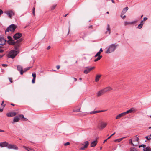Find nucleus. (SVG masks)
I'll list each match as a JSON object with an SVG mask.
<instances>
[{
  "label": "nucleus",
  "instance_id": "6ab92c4d",
  "mask_svg": "<svg viewBox=\"0 0 151 151\" xmlns=\"http://www.w3.org/2000/svg\"><path fill=\"white\" fill-rule=\"evenodd\" d=\"M20 119L19 118L18 116H15L13 119V121L12 123L13 124L14 122H17L19 121Z\"/></svg>",
  "mask_w": 151,
  "mask_h": 151
},
{
  "label": "nucleus",
  "instance_id": "2f4dec72",
  "mask_svg": "<svg viewBox=\"0 0 151 151\" xmlns=\"http://www.w3.org/2000/svg\"><path fill=\"white\" fill-rule=\"evenodd\" d=\"M130 151H137L135 148L132 147L130 148Z\"/></svg>",
  "mask_w": 151,
  "mask_h": 151
},
{
  "label": "nucleus",
  "instance_id": "4be33fe9",
  "mask_svg": "<svg viewBox=\"0 0 151 151\" xmlns=\"http://www.w3.org/2000/svg\"><path fill=\"white\" fill-rule=\"evenodd\" d=\"M128 7H126L123 9V10L121 14L123 15L128 10Z\"/></svg>",
  "mask_w": 151,
  "mask_h": 151
},
{
  "label": "nucleus",
  "instance_id": "338daca9",
  "mask_svg": "<svg viewBox=\"0 0 151 151\" xmlns=\"http://www.w3.org/2000/svg\"><path fill=\"white\" fill-rule=\"evenodd\" d=\"M73 78L74 79V80L75 81H76L77 80V79L76 78Z\"/></svg>",
  "mask_w": 151,
  "mask_h": 151
},
{
  "label": "nucleus",
  "instance_id": "2eb2a0df",
  "mask_svg": "<svg viewBox=\"0 0 151 151\" xmlns=\"http://www.w3.org/2000/svg\"><path fill=\"white\" fill-rule=\"evenodd\" d=\"M85 145L83 147H81L80 148V149L81 150H84L85 148L87 147L88 145L89 142L88 141H86L84 142Z\"/></svg>",
  "mask_w": 151,
  "mask_h": 151
},
{
  "label": "nucleus",
  "instance_id": "f257e3e1",
  "mask_svg": "<svg viewBox=\"0 0 151 151\" xmlns=\"http://www.w3.org/2000/svg\"><path fill=\"white\" fill-rule=\"evenodd\" d=\"M119 46L118 44H112L110 45L106 52V53H110L114 52L115 50L116 47Z\"/></svg>",
  "mask_w": 151,
  "mask_h": 151
},
{
  "label": "nucleus",
  "instance_id": "f704fd0d",
  "mask_svg": "<svg viewBox=\"0 0 151 151\" xmlns=\"http://www.w3.org/2000/svg\"><path fill=\"white\" fill-rule=\"evenodd\" d=\"M100 52H98L96 54V55H95V57H97V56H100Z\"/></svg>",
  "mask_w": 151,
  "mask_h": 151
},
{
  "label": "nucleus",
  "instance_id": "79ce46f5",
  "mask_svg": "<svg viewBox=\"0 0 151 151\" xmlns=\"http://www.w3.org/2000/svg\"><path fill=\"white\" fill-rule=\"evenodd\" d=\"M19 117L21 119L24 118V115H23L21 114H20L19 115Z\"/></svg>",
  "mask_w": 151,
  "mask_h": 151
},
{
  "label": "nucleus",
  "instance_id": "20e7f679",
  "mask_svg": "<svg viewBox=\"0 0 151 151\" xmlns=\"http://www.w3.org/2000/svg\"><path fill=\"white\" fill-rule=\"evenodd\" d=\"M23 39L22 38L19 39V40H17L16 41L15 45L14 46V50H17L19 49V48L20 45V43L23 41Z\"/></svg>",
  "mask_w": 151,
  "mask_h": 151
},
{
  "label": "nucleus",
  "instance_id": "e433bc0d",
  "mask_svg": "<svg viewBox=\"0 0 151 151\" xmlns=\"http://www.w3.org/2000/svg\"><path fill=\"white\" fill-rule=\"evenodd\" d=\"M139 138L138 137H136V139H135V140H133V142H134L135 141H136L137 142H138V141H139Z\"/></svg>",
  "mask_w": 151,
  "mask_h": 151
},
{
  "label": "nucleus",
  "instance_id": "9d476101",
  "mask_svg": "<svg viewBox=\"0 0 151 151\" xmlns=\"http://www.w3.org/2000/svg\"><path fill=\"white\" fill-rule=\"evenodd\" d=\"M4 13L6 14L10 18H11L12 17V16L14 14V13L12 10L7 11L6 12H4Z\"/></svg>",
  "mask_w": 151,
  "mask_h": 151
},
{
  "label": "nucleus",
  "instance_id": "393cba45",
  "mask_svg": "<svg viewBox=\"0 0 151 151\" xmlns=\"http://www.w3.org/2000/svg\"><path fill=\"white\" fill-rule=\"evenodd\" d=\"M31 68V67H28L25 68L23 70V73L25 72H26L27 71V70H29Z\"/></svg>",
  "mask_w": 151,
  "mask_h": 151
},
{
  "label": "nucleus",
  "instance_id": "72a5a7b5",
  "mask_svg": "<svg viewBox=\"0 0 151 151\" xmlns=\"http://www.w3.org/2000/svg\"><path fill=\"white\" fill-rule=\"evenodd\" d=\"M32 76L33 77V78H35L36 77V74L35 73H32Z\"/></svg>",
  "mask_w": 151,
  "mask_h": 151
},
{
  "label": "nucleus",
  "instance_id": "5701e85b",
  "mask_svg": "<svg viewBox=\"0 0 151 151\" xmlns=\"http://www.w3.org/2000/svg\"><path fill=\"white\" fill-rule=\"evenodd\" d=\"M101 76V75H96L95 78V81L97 82L99 80L100 77Z\"/></svg>",
  "mask_w": 151,
  "mask_h": 151
},
{
  "label": "nucleus",
  "instance_id": "7ed1b4c3",
  "mask_svg": "<svg viewBox=\"0 0 151 151\" xmlns=\"http://www.w3.org/2000/svg\"><path fill=\"white\" fill-rule=\"evenodd\" d=\"M17 26L14 24H12L7 28L5 31V32L6 33V32H9V31L14 32Z\"/></svg>",
  "mask_w": 151,
  "mask_h": 151
},
{
  "label": "nucleus",
  "instance_id": "37998d69",
  "mask_svg": "<svg viewBox=\"0 0 151 151\" xmlns=\"http://www.w3.org/2000/svg\"><path fill=\"white\" fill-rule=\"evenodd\" d=\"M70 144V143L69 142H68L65 143L64 144V145L65 146H67V145H69Z\"/></svg>",
  "mask_w": 151,
  "mask_h": 151
},
{
  "label": "nucleus",
  "instance_id": "a19ab883",
  "mask_svg": "<svg viewBox=\"0 0 151 151\" xmlns=\"http://www.w3.org/2000/svg\"><path fill=\"white\" fill-rule=\"evenodd\" d=\"M129 143L132 145L133 146H135V145L132 142V139L129 140Z\"/></svg>",
  "mask_w": 151,
  "mask_h": 151
},
{
  "label": "nucleus",
  "instance_id": "7c9ffc66",
  "mask_svg": "<svg viewBox=\"0 0 151 151\" xmlns=\"http://www.w3.org/2000/svg\"><path fill=\"white\" fill-rule=\"evenodd\" d=\"M73 111L74 112H80V109H73Z\"/></svg>",
  "mask_w": 151,
  "mask_h": 151
},
{
  "label": "nucleus",
  "instance_id": "0eeeda50",
  "mask_svg": "<svg viewBox=\"0 0 151 151\" xmlns=\"http://www.w3.org/2000/svg\"><path fill=\"white\" fill-rule=\"evenodd\" d=\"M22 33L18 32L15 34L13 36V37L15 40H17L20 38L22 37Z\"/></svg>",
  "mask_w": 151,
  "mask_h": 151
},
{
  "label": "nucleus",
  "instance_id": "8fccbe9b",
  "mask_svg": "<svg viewBox=\"0 0 151 151\" xmlns=\"http://www.w3.org/2000/svg\"><path fill=\"white\" fill-rule=\"evenodd\" d=\"M7 38L8 39V40H11L12 39L11 37L10 36H8L7 37Z\"/></svg>",
  "mask_w": 151,
  "mask_h": 151
},
{
  "label": "nucleus",
  "instance_id": "423d86ee",
  "mask_svg": "<svg viewBox=\"0 0 151 151\" xmlns=\"http://www.w3.org/2000/svg\"><path fill=\"white\" fill-rule=\"evenodd\" d=\"M85 68H86V69L84 70V73L86 74H87L92 69H94L95 68V67H86Z\"/></svg>",
  "mask_w": 151,
  "mask_h": 151
},
{
  "label": "nucleus",
  "instance_id": "052dcab7",
  "mask_svg": "<svg viewBox=\"0 0 151 151\" xmlns=\"http://www.w3.org/2000/svg\"><path fill=\"white\" fill-rule=\"evenodd\" d=\"M127 137H122V138H120V140L121 141L122 140V139H124L125 138H126Z\"/></svg>",
  "mask_w": 151,
  "mask_h": 151
},
{
  "label": "nucleus",
  "instance_id": "a878e982",
  "mask_svg": "<svg viewBox=\"0 0 151 151\" xmlns=\"http://www.w3.org/2000/svg\"><path fill=\"white\" fill-rule=\"evenodd\" d=\"M145 151H151V149L149 147L144 148Z\"/></svg>",
  "mask_w": 151,
  "mask_h": 151
},
{
  "label": "nucleus",
  "instance_id": "49530a36",
  "mask_svg": "<svg viewBox=\"0 0 151 151\" xmlns=\"http://www.w3.org/2000/svg\"><path fill=\"white\" fill-rule=\"evenodd\" d=\"M122 116H124L126 114H127V112H124L121 113Z\"/></svg>",
  "mask_w": 151,
  "mask_h": 151
},
{
  "label": "nucleus",
  "instance_id": "864d4df0",
  "mask_svg": "<svg viewBox=\"0 0 151 151\" xmlns=\"http://www.w3.org/2000/svg\"><path fill=\"white\" fill-rule=\"evenodd\" d=\"M122 15H122V14L121 15V17L123 18V19H124L126 17V16L125 15H124V16H122Z\"/></svg>",
  "mask_w": 151,
  "mask_h": 151
},
{
  "label": "nucleus",
  "instance_id": "0e129e2a",
  "mask_svg": "<svg viewBox=\"0 0 151 151\" xmlns=\"http://www.w3.org/2000/svg\"><path fill=\"white\" fill-rule=\"evenodd\" d=\"M50 46H48L47 47V50H49V49H50Z\"/></svg>",
  "mask_w": 151,
  "mask_h": 151
},
{
  "label": "nucleus",
  "instance_id": "774afa93",
  "mask_svg": "<svg viewBox=\"0 0 151 151\" xmlns=\"http://www.w3.org/2000/svg\"><path fill=\"white\" fill-rule=\"evenodd\" d=\"M4 132V130H2L0 129V132Z\"/></svg>",
  "mask_w": 151,
  "mask_h": 151
},
{
  "label": "nucleus",
  "instance_id": "412c9836",
  "mask_svg": "<svg viewBox=\"0 0 151 151\" xmlns=\"http://www.w3.org/2000/svg\"><path fill=\"white\" fill-rule=\"evenodd\" d=\"M97 141L96 140L93 141L91 144V147H94L97 144Z\"/></svg>",
  "mask_w": 151,
  "mask_h": 151
},
{
  "label": "nucleus",
  "instance_id": "e2e57ef3",
  "mask_svg": "<svg viewBox=\"0 0 151 151\" xmlns=\"http://www.w3.org/2000/svg\"><path fill=\"white\" fill-rule=\"evenodd\" d=\"M3 108L2 109H0V112H2L3 111Z\"/></svg>",
  "mask_w": 151,
  "mask_h": 151
},
{
  "label": "nucleus",
  "instance_id": "cd10ccee",
  "mask_svg": "<svg viewBox=\"0 0 151 151\" xmlns=\"http://www.w3.org/2000/svg\"><path fill=\"white\" fill-rule=\"evenodd\" d=\"M23 147L28 151H31L32 150L30 148L27 147L25 146H23Z\"/></svg>",
  "mask_w": 151,
  "mask_h": 151
},
{
  "label": "nucleus",
  "instance_id": "ddd939ff",
  "mask_svg": "<svg viewBox=\"0 0 151 151\" xmlns=\"http://www.w3.org/2000/svg\"><path fill=\"white\" fill-rule=\"evenodd\" d=\"M8 143L5 141L2 142H1L0 143V147H8Z\"/></svg>",
  "mask_w": 151,
  "mask_h": 151
},
{
  "label": "nucleus",
  "instance_id": "c85d7f7f",
  "mask_svg": "<svg viewBox=\"0 0 151 151\" xmlns=\"http://www.w3.org/2000/svg\"><path fill=\"white\" fill-rule=\"evenodd\" d=\"M133 111V109H129L126 112L127 113V114L131 113Z\"/></svg>",
  "mask_w": 151,
  "mask_h": 151
},
{
  "label": "nucleus",
  "instance_id": "c9c22d12",
  "mask_svg": "<svg viewBox=\"0 0 151 151\" xmlns=\"http://www.w3.org/2000/svg\"><path fill=\"white\" fill-rule=\"evenodd\" d=\"M145 147H146V145H145L144 144H142V145H139V148H140L141 147H143V148H145Z\"/></svg>",
  "mask_w": 151,
  "mask_h": 151
},
{
  "label": "nucleus",
  "instance_id": "9b49d317",
  "mask_svg": "<svg viewBox=\"0 0 151 151\" xmlns=\"http://www.w3.org/2000/svg\"><path fill=\"white\" fill-rule=\"evenodd\" d=\"M17 113L15 112L7 113L6 114V116L8 117H11L14 116Z\"/></svg>",
  "mask_w": 151,
  "mask_h": 151
},
{
  "label": "nucleus",
  "instance_id": "473e14b6",
  "mask_svg": "<svg viewBox=\"0 0 151 151\" xmlns=\"http://www.w3.org/2000/svg\"><path fill=\"white\" fill-rule=\"evenodd\" d=\"M143 25H142V24H140L138 25L137 28L139 29H141Z\"/></svg>",
  "mask_w": 151,
  "mask_h": 151
},
{
  "label": "nucleus",
  "instance_id": "dca6fc26",
  "mask_svg": "<svg viewBox=\"0 0 151 151\" xmlns=\"http://www.w3.org/2000/svg\"><path fill=\"white\" fill-rule=\"evenodd\" d=\"M6 40L4 39L3 37H1L0 38V42L1 43L0 45H4L5 44Z\"/></svg>",
  "mask_w": 151,
  "mask_h": 151
},
{
  "label": "nucleus",
  "instance_id": "c756f323",
  "mask_svg": "<svg viewBox=\"0 0 151 151\" xmlns=\"http://www.w3.org/2000/svg\"><path fill=\"white\" fill-rule=\"evenodd\" d=\"M56 5H57L56 4H54V5H53V6H52L51 8V10H54L55 8V7L56 6Z\"/></svg>",
  "mask_w": 151,
  "mask_h": 151
},
{
  "label": "nucleus",
  "instance_id": "f3484780",
  "mask_svg": "<svg viewBox=\"0 0 151 151\" xmlns=\"http://www.w3.org/2000/svg\"><path fill=\"white\" fill-rule=\"evenodd\" d=\"M104 93L110 91L111 90H112V88L111 87H107L105 88H104L103 89Z\"/></svg>",
  "mask_w": 151,
  "mask_h": 151
},
{
  "label": "nucleus",
  "instance_id": "f8f14e48",
  "mask_svg": "<svg viewBox=\"0 0 151 151\" xmlns=\"http://www.w3.org/2000/svg\"><path fill=\"white\" fill-rule=\"evenodd\" d=\"M107 111V110H99V111H92L90 113H87L86 114H85L84 115H86L88 114H96L98 113L99 112H105Z\"/></svg>",
  "mask_w": 151,
  "mask_h": 151
},
{
  "label": "nucleus",
  "instance_id": "5fc2aeb1",
  "mask_svg": "<svg viewBox=\"0 0 151 151\" xmlns=\"http://www.w3.org/2000/svg\"><path fill=\"white\" fill-rule=\"evenodd\" d=\"M2 66L4 67H6L7 66V64H2Z\"/></svg>",
  "mask_w": 151,
  "mask_h": 151
},
{
  "label": "nucleus",
  "instance_id": "39448f33",
  "mask_svg": "<svg viewBox=\"0 0 151 151\" xmlns=\"http://www.w3.org/2000/svg\"><path fill=\"white\" fill-rule=\"evenodd\" d=\"M7 148L9 149H13L15 150H17L18 149V147L14 144H8Z\"/></svg>",
  "mask_w": 151,
  "mask_h": 151
},
{
  "label": "nucleus",
  "instance_id": "4d7b16f0",
  "mask_svg": "<svg viewBox=\"0 0 151 151\" xmlns=\"http://www.w3.org/2000/svg\"><path fill=\"white\" fill-rule=\"evenodd\" d=\"M56 68H57V69H59L60 68V66L59 65H57L56 66Z\"/></svg>",
  "mask_w": 151,
  "mask_h": 151
},
{
  "label": "nucleus",
  "instance_id": "3c124183",
  "mask_svg": "<svg viewBox=\"0 0 151 151\" xmlns=\"http://www.w3.org/2000/svg\"><path fill=\"white\" fill-rule=\"evenodd\" d=\"M35 8L34 7L33 8V9H32V10H33L32 13L34 15H35Z\"/></svg>",
  "mask_w": 151,
  "mask_h": 151
},
{
  "label": "nucleus",
  "instance_id": "f03ea898",
  "mask_svg": "<svg viewBox=\"0 0 151 151\" xmlns=\"http://www.w3.org/2000/svg\"><path fill=\"white\" fill-rule=\"evenodd\" d=\"M19 53L18 50H11L9 54L7 55L8 57L12 59L14 58Z\"/></svg>",
  "mask_w": 151,
  "mask_h": 151
},
{
  "label": "nucleus",
  "instance_id": "bb28decb",
  "mask_svg": "<svg viewBox=\"0 0 151 151\" xmlns=\"http://www.w3.org/2000/svg\"><path fill=\"white\" fill-rule=\"evenodd\" d=\"M122 115L121 114H120L118 115L116 118V119H119L121 117H122Z\"/></svg>",
  "mask_w": 151,
  "mask_h": 151
},
{
  "label": "nucleus",
  "instance_id": "4c0bfd02",
  "mask_svg": "<svg viewBox=\"0 0 151 151\" xmlns=\"http://www.w3.org/2000/svg\"><path fill=\"white\" fill-rule=\"evenodd\" d=\"M146 139L147 140H149L151 139V137H150V136H147L145 137Z\"/></svg>",
  "mask_w": 151,
  "mask_h": 151
},
{
  "label": "nucleus",
  "instance_id": "4468645a",
  "mask_svg": "<svg viewBox=\"0 0 151 151\" xmlns=\"http://www.w3.org/2000/svg\"><path fill=\"white\" fill-rule=\"evenodd\" d=\"M104 93L103 89H102L97 92L96 96L97 97H99Z\"/></svg>",
  "mask_w": 151,
  "mask_h": 151
},
{
  "label": "nucleus",
  "instance_id": "6e6552de",
  "mask_svg": "<svg viewBox=\"0 0 151 151\" xmlns=\"http://www.w3.org/2000/svg\"><path fill=\"white\" fill-rule=\"evenodd\" d=\"M107 125L106 123L102 122L100 124V125L98 126V128L100 129H102L105 127Z\"/></svg>",
  "mask_w": 151,
  "mask_h": 151
},
{
  "label": "nucleus",
  "instance_id": "1a4fd4ad",
  "mask_svg": "<svg viewBox=\"0 0 151 151\" xmlns=\"http://www.w3.org/2000/svg\"><path fill=\"white\" fill-rule=\"evenodd\" d=\"M17 70L20 72L21 75H22L23 74L22 67L20 65H17Z\"/></svg>",
  "mask_w": 151,
  "mask_h": 151
},
{
  "label": "nucleus",
  "instance_id": "a18cd8bd",
  "mask_svg": "<svg viewBox=\"0 0 151 151\" xmlns=\"http://www.w3.org/2000/svg\"><path fill=\"white\" fill-rule=\"evenodd\" d=\"M81 35H82V34H84V36L83 37H82V38L84 39V37L86 36V35L85 34V33H83V32H82L81 33Z\"/></svg>",
  "mask_w": 151,
  "mask_h": 151
},
{
  "label": "nucleus",
  "instance_id": "13d9d810",
  "mask_svg": "<svg viewBox=\"0 0 151 151\" xmlns=\"http://www.w3.org/2000/svg\"><path fill=\"white\" fill-rule=\"evenodd\" d=\"M103 52V50H102V48H101L100 50L99 51V52H100V53H101V52Z\"/></svg>",
  "mask_w": 151,
  "mask_h": 151
},
{
  "label": "nucleus",
  "instance_id": "bf43d9fd",
  "mask_svg": "<svg viewBox=\"0 0 151 151\" xmlns=\"http://www.w3.org/2000/svg\"><path fill=\"white\" fill-rule=\"evenodd\" d=\"M147 19V17H144L143 18V20L144 21H146Z\"/></svg>",
  "mask_w": 151,
  "mask_h": 151
},
{
  "label": "nucleus",
  "instance_id": "58836bf2",
  "mask_svg": "<svg viewBox=\"0 0 151 151\" xmlns=\"http://www.w3.org/2000/svg\"><path fill=\"white\" fill-rule=\"evenodd\" d=\"M121 141L120 140V138L119 139H116L115 140V142H120Z\"/></svg>",
  "mask_w": 151,
  "mask_h": 151
},
{
  "label": "nucleus",
  "instance_id": "603ef678",
  "mask_svg": "<svg viewBox=\"0 0 151 151\" xmlns=\"http://www.w3.org/2000/svg\"><path fill=\"white\" fill-rule=\"evenodd\" d=\"M35 78H33V79L32 80V83H34L35 82Z\"/></svg>",
  "mask_w": 151,
  "mask_h": 151
},
{
  "label": "nucleus",
  "instance_id": "aec40b11",
  "mask_svg": "<svg viewBox=\"0 0 151 151\" xmlns=\"http://www.w3.org/2000/svg\"><path fill=\"white\" fill-rule=\"evenodd\" d=\"M107 31H106L105 32L106 34L108 32H109V34L110 35L111 33V29L110 27V25L109 24H107Z\"/></svg>",
  "mask_w": 151,
  "mask_h": 151
},
{
  "label": "nucleus",
  "instance_id": "09e8293b",
  "mask_svg": "<svg viewBox=\"0 0 151 151\" xmlns=\"http://www.w3.org/2000/svg\"><path fill=\"white\" fill-rule=\"evenodd\" d=\"M9 81H10V82L11 83H12V78H9Z\"/></svg>",
  "mask_w": 151,
  "mask_h": 151
},
{
  "label": "nucleus",
  "instance_id": "69168bd1",
  "mask_svg": "<svg viewBox=\"0 0 151 151\" xmlns=\"http://www.w3.org/2000/svg\"><path fill=\"white\" fill-rule=\"evenodd\" d=\"M143 20H142L141 22V23H140V24H142V25H143Z\"/></svg>",
  "mask_w": 151,
  "mask_h": 151
},
{
  "label": "nucleus",
  "instance_id": "b1692460",
  "mask_svg": "<svg viewBox=\"0 0 151 151\" xmlns=\"http://www.w3.org/2000/svg\"><path fill=\"white\" fill-rule=\"evenodd\" d=\"M98 57L96 59H95L94 60V61L95 62H96L98 60H100L102 57V56H97Z\"/></svg>",
  "mask_w": 151,
  "mask_h": 151
},
{
  "label": "nucleus",
  "instance_id": "c03bdc74",
  "mask_svg": "<svg viewBox=\"0 0 151 151\" xmlns=\"http://www.w3.org/2000/svg\"><path fill=\"white\" fill-rule=\"evenodd\" d=\"M137 22V21H134L131 22H130V24H132L134 23H136Z\"/></svg>",
  "mask_w": 151,
  "mask_h": 151
},
{
  "label": "nucleus",
  "instance_id": "ea45409f",
  "mask_svg": "<svg viewBox=\"0 0 151 151\" xmlns=\"http://www.w3.org/2000/svg\"><path fill=\"white\" fill-rule=\"evenodd\" d=\"M124 25H126L127 24H130V22H128L126 21V22H124Z\"/></svg>",
  "mask_w": 151,
  "mask_h": 151
},
{
  "label": "nucleus",
  "instance_id": "680f3d73",
  "mask_svg": "<svg viewBox=\"0 0 151 151\" xmlns=\"http://www.w3.org/2000/svg\"><path fill=\"white\" fill-rule=\"evenodd\" d=\"M4 52L3 50L2 49H1L0 50V53H2Z\"/></svg>",
  "mask_w": 151,
  "mask_h": 151
},
{
  "label": "nucleus",
  "instance_id": "a211bd4d",
  "mask_svg": "<svg viewBox=\"0 0 151 151\" xmlns=\"http://www.w3.org/2000/svg\"><path fill=\"white\" fill-rule=\"evenodd\" d=\"M7 43L9 45H14L15 44L16 42H15L14 40L12 39L11 40H8Z\"/></svg>",
  "mask_w": 151,
  "mask_h": 151
},
{
  "label": "nucleus",
  "instance_id": "6e6d98bb",
  "mask_svg": "<svg viewBox=\"0 0 151 151\" xmlns=\"http://www.w3.org/2000/svg\"><path fill=\"white\" fill-rule=\"evenodd\" d=\"M3 13V11L0 9V15L1 14Z\"/></svg>",
  "mask_w": 151,
  "mask_h": 151
},
{
  "label": "nucleus",
  "instance_id": "de8ad7c7",
  "mask_svg": "<svg viewBox=\"0 0 151 151\" xmlns=\"http://www.w3.org/2000/svg\"><path fill=\"white\" fill-rule=\"evenodd\" d=\"M4 103V101H3L2 102V103L1 104V106H2V107H3V108H4L5 107V104L3 105Z\"/></svg>",
  "mask_w": 151,
  "mask_h": 151
}]
</instances>
